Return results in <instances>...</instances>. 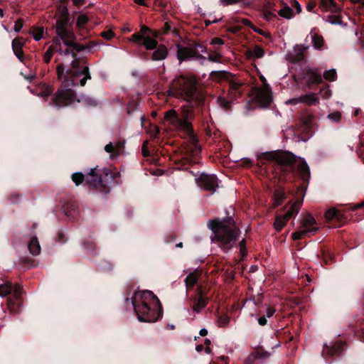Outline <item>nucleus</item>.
<instances>
[{
	"mask_svg": "<svg viewBox=\"0 0 364 364\" xmlns=\"http://www.w3.org/2000/svg\"><path fill=\"white\" fill-rule=\"evenodd\" d=\"M361 113H362L361 109H355V112H354V114H354V116H355V117H357V116H358V115H359L360 114H361Z\"/></svg>",
	"mask_w": 364,
	"mask_h": 364,
	"instance_id": "338daca9",
	"label": "nucleus"
},
{
	"mask_svg": "<svg viewBox=\"0 0 364 364\" xmlns=\"http://www.w3.org/2000/svg\"><path fill=\"white\" fill-rule=\"evenodd\" d=\"M267 156L268 159L275 161L284 172L292 173L297 170L304 181H307L310 177V170L306 162L291 152L277 151L268 153Z\"/></svg>",
	"mask_w": 364,
	"mask_h": 364,
	"instance_id": "39448f33",
	"label": "nucleus"
},
{
	"mask_svg": "<svg viewBox=\"0 0 364 364\" xmlns=\"http://www.w3.org/2000/svg\"><path fill=\"white\" fill-rule=\"evenodd\" d=\"M24 43L22 41L21 38H14L11 43V47L13 49V51L15 54V55L21 60V62L23 61V51L22 50V47L23 46Z\"/></svg>",
	"mask_w": 364,
	"mask_h": 364,
	"instance_id": "aec40b11",
	"label": "nucleus"
},
{
	"mask_svg": "<svg viewBox=\"0 0 364 364\" xmlns=\"http://www.w3.org/2000/svg\"><path fill=\"white\" fill-rule=\"evenodd\" d=\"M218 325L220 327H225L228 325L230 322V318L226 314H220L218 316Z\"/></svg>",
	"mask_w": 364,
	"mask_h": 364,
	"instance_id": "473e14b6",
	"label": "nucleus"
},
{
	"mask_svg": "<svg viewBox=\"0 0 364 364\" xmlns=\"http://www.w3.org/2000/svg\"><path fill=\"white\" fill-rule=\"evenodd\" d=\"M302 200L294 202L284 215L277 216L274 223V227L277 231H280L287 224L288 220L298 214Z\"/></svg>",
	"mask_w": 364,
	"mask_h": 364,
	"instance_id": "9b49d317",
	"label": "nucleus"
},
{
	"mask_svg": "<svg viewBox=\"0 0 364 364\" xmlns=\"http://www.w3.org/2000/svg\"><path fill=\"white\" fill-rule=\"evenodd\" d=\"M264 55V50L258 46H255L251 50L249 51L250 56H255L257 58H262Z\"/></svg>",
	"mask_w": 364,
	"mask_h": 364,
	"instance_id": "2f4dec72",
	"label": "nucleus"
},
{
	"mask_svg": "<svg viewBox=\"0 0 364 364\" xmlns=\"http://www.w3.org/2000/svg\"><path fill=\"white\" fill-rule=\"evenodd\" d=\"M224 43L223 41L220 38H214L211 40V45H223Z\"/></svg>",
	"mask_w": 364,
	"mask_h": 364,
	"instance_id": "3c124183",
	"label": "nucleus"
},
{
	"mask_svg": "<svg viewBox=\"0 0 364 364\" xmlns=\"http://www.w3.org/2000/svg\"><path fill=\"white\" fill-rule=\"evenodd\" d=\"M158 36V31L151 30L146 26H141L139 32L134 33L129 41L142 45L146 50H153L158 45V42L155 40Z\"/></svg>",
	"mask_w": 364,
	"mask_h": 364,
	"instance_id": "0eeeda50",
	"label": "nucleus"
},
{
	"mask_svg": "<svg viewBox=\"0 0 364 364\" xmlns=\"http://www.w3.org/2000/svg\"><path fill=\"white\" fill-rule=\"evenodd\" d=\"M11 286L10 284H1L0 285V296L5 297L11 291Z\"/></svg>",
	"mask_w": 364,
	"mask_h": 364,
	"instance_id": "72a5a7b5",
	"label": "nucleus"
},
{
	"mask_svg": "<svg viewBox=\"0 0 364 364\" xmlns=\"http://www.w3.org/2000/svg\"><path fill=\"white\" fill-rule=\"evenodd\" d=\"M301 104L306 106H314L319 103V97L314 92H308L305 95H300Z\"/></svg>",
	"mask_w": 364,
	"mask_h": 364,
	"instance_id": "6ab92c4d",
	"label": "nucleus"
},
{
	"mask_svg": "<svg viewBox=\"0 0 364 364\" xmlns=\"http://www.w3.org/2000/svg\"><path fill=\"white\" fill-rule=\"evenodd\" d=\"M57 52L65 58L71 59V68L64 73V66L60 64L57 66V73L58 78L62 81L60 87L57 91L54 103L58 107H65L71 105L75 102V93L73 87L77 84L78 78L80 85L84 86L86 81L90 79L89 68L85 65H80V61L76 58V53L80 52L85 49L83 46H67L63 49L61 46H57Z\"/></svg>",
	"mask_w": 364,
	"mask_h": 364,
	"instance_id": "f257e3e1",
	"label": "nucleus"
},
{
	"mask_svg": "<svg viewBox=\"0 0 364 364\" xmlns=\"http://www.w3.org/2000/svg\"><path fill=\"white\" fill-rule=\"evenodd\" d=\"M119 144L117 146H114L112 142H110L105 146V150L108 153L112 154L110 156L113 158L119 155Z\"/></svg>",
	"mask_w": 364,
	"mask_h": 364,
	"instance_id": "7c9ffc66",
	"label": "nucleus"
},
{
	"mask_svg": "<svg viewBox=\"0 0 364 364\" xmlns=\"http://www.w3.org/2000/svg\"><path fill=\"white\" fill-rule=\"evenodd\" d=\"M308 46H304V45H300L294 48V50H299L300 52L304 51V50L307 49Z\"/></svg>",
	"mask_w": 364,
	"mask_h": 364,
	"instance_id": "bf43d9fd",
	"label": "nucleus"
},
{
	"mask_svg": "<svg viewBox=\"0 0 364 364\" xmlns=\"http://www.w3.org/2000/svg\"><path fill=\"white\" fill-rule=\"evenodd\" d=\"M275 313V309L272 307H268L267 309L266 313L264 315L267 318L272 317Z\"/></svg>",
	"mask_w": 364,
	"mask_h": 364,
	"instance_id": "de8ad7c7",
	"label": "nucleus"
},
{
	"mask_svg": "<svg viewBox=\"0 0 364 364\" xmlns=\"http://www.w3.org/2000/svg\"><path fill=\"white\" fill-rule=\"evenodd\" d=\"M240 86H241V83H239V82H231V84H230V87L232 90H237Z\"/></svg>",
	"mask_w": 364,
	"mask_h": 364,
	"instance_id": "4d7b16f0",
	"label": "nucleus"
},
{
	"mask_svg": "<svg viewBox=\"0 0 364 364\" xmlns=\"http://www.w3.org/2000/svg\"><path fill=\"white\" fill-rule=\"evenodd\" d=\"M320 95L323 98H328L331 95V91L328 87H323L320 90Z\"/></svg>",
	"mask_w": 364,
	"mask_h": 364,
	"instance_id": "37998d69",
	"label": "nucleus"
},
{
	"mask_svg": "<svg viewBox=\"0 0 364 364\" xmlns=\"http://www.w3.org/2000/svg\"><path fill=\"white\" fill-rule=\"evenodd\" d=\"M193 109L190 106H183L179 112L171 109L164 114L165 121L173 129L183 132L188 136V142L186 147V153L192 157H196L201 151L200 146L193 133L191 120L194 118Z\"/></svg>",
	"mask_w": 364,
	"mask_h": 364,
	"instance_id": "f03ea898",
	"label": "nucleus"
},
{
	"mask_svg": "<svg viewBox=\"0 0 364 364\" xmlns=\"http://www.w3.org/2000/svg\"><path fill=\"white\" fill-rule=\"evenodd\" d=\"M177 58L180 61L195 59V50L193 46H183L180 44L176 45Z\"/></svg>",
	"mask_w": 364,
	"mask_h": 364,
	"instance_id": "2eb2a0df",
	"label": "nucleus"
},
{
	"mask_svg": "<svg viewBox=\"0 0 364 364\" xmlns=\"http://www.w3.org/2000/svg\"><path fill=\"white\" fill-rule=\"evenodd\" d=\"M285 199V193L282 190H277L274 193L273 207L280 205Z\"/></svg>",
	"mask_w": 364,
	"mask_h": 364,
	"instance_id": "a878e982",
	"label": "nucleus"
},
{
	"mask_svg": "<svg viewBox=\"0 0 364 364\" xmlns=\"http://www.w3.org/2000/svg\"><path fill=\"white\" fill-rule=\"evenodd\" d=\"M218 103L220 104V105L221 107H223L224 109H228L229 107V102L225 100L224 98L223 97H218Z\"/></svg>",
	"mask_w": 364,
	"mask_h": 364,
	"instance_id": "49530a36",
	"label": "nucleus"
},
{
	"mask_svg": "<svg viewBox=\"0 0 364 364\" xmlns=\"http://www.w3.org/2000/svg\"><path fill=\"white\" fill-rule=\"evenodd\" d=\"M102 36H103L105 38H106V39H107V40H109V39L112 38H113V36H114V33H113V32H112V31H105V32H103V33H102Z\"/></svg>",
	"mask_w": 364,
	"mask_h": 364,
	"instance_id": "603ef678",
	"label": "nucleus"
},
{
	"mask_svg": "<svg viewBox=\"0 0 364 364\" xmlns=\"http://www.w3.org/2000/svg\"><path fill=\"white\" fill-rule=\"evenodd\" d=\"M239 247H240V254H241V256L242 258L245 257V256L246 255V243H245V240L244 239H242L240 243H239Z\"/></svg>",
	"mask_w": 364,
	"mask_h": 364,
	"instance_id": "a19ab883",
	"label": "nucleus"
},
{
	"mask_svg": "<svg viewBox=\"0 0 364 364\" xmlns=\"http://www.w3.org/2000/svg\"><path fill=\"white\" fill-rule=\"evenodd\" d=\"M257 321H258V323L260 326H265L267 322V318L265 316H260Z\"/></svg>",
	"mask_w": 364,
	"mask_h": 364,
	"instance_id": "5fc2aeb1",
	"label": "nucleus"
},
{
	"mask_svg": "<svg viewBox=\"0 0 364 364\" xmlns=\"http://www.w3.org/2000/svg\"><path fill=\"white\" fill-rule=\"evenodd\" d=\"M240 0H219L220 4L230 5L238 2Z\"/></svg>",
	"mask_w": 364,
	"mask_h": 364,
	"instance_id": "864d4df0",
	"label": "nucleus"
},
{
	"mask_svg": "<svg viewBox=\"0 0 364 364\" xmlns=\"http://www.w3.org/2000/svg\"><path fill=\"white\" fill-rule=\"evenodd\" d=\"M318 9L321 12H328L323 20L331 25L341 24V9L335 0H320Z\"/></svg>",
	"mask_w": 364,
	"mask_h": 364,
	"instance_id": "6e6552de",
	"label": "nucleus"
},
{
	"mask_svg": "<svg viewBox=\"0 0 364 364\" xmlns=\"http://www.w3.org/2000/svg\"><path fill=\"white\" fill-rule=\"evenodd\" d=\"M28 248L30 253L34 256L38 255L41 253V248L36 236L32 237L28 241Z\"/></svg>",
	"mask_w": 364,
	"mask_h": 364,
	"instance_id": "5701e85b",
	"label": "nucleus"
},
{
	"mask_svg": "<svg viewBox=\"0 0 364 364\" xmlns=\"http://www.w3.org/2000/svg\"><path fill=\"white\" fill-rule=\"evenodd\" d=\"M34 75H29L28 76H25V78L28 80L29 81H31L33 78H34Z\"/></svg>",
	"mask_w": 364,
	"mask_h": 364,
	"instance_id": "774afa93",
	"label": "nucleus"
},
{
	"mask_svg": "<svg viewBox=\"0 0 364 364\" xmlns=\"http://www.w3.org/2000/svg\"><path fill=\"white\" fill-rule=\"evenodd\" d=\"M29 33L33 36L36 41L46 38L47 31H45V28L43 26H32L30 29Z\"/></svg>",
	"mask_w": 364,
	"mask_h": 364,
	"instance_id": "4be33fe9",
	"label": "nucleus"
},
{
	"mask_svg": "<svg viewBox=\"0 0 364 364\" xmlns=\"http://www.w3.org/2000/svg\"><path fill=\"white\" fill-rule=\"evenodd\" d=\"M251 96L252 100L257 102L260 107H268L272 100L271 89L267 83L253 88Z\"/></svg>",
	"mask_w": 364,
	"mask_h": 364,
	"instance_id": "9d476101",
	"label": "nucleus"
},
{
	"mask_svg": "<svg viewBox=\"0 0 364 364\" xmlns=\"http://www.w3.org/2000/svg\"><path fill=\"white\" fill-rule=\"evenodd\" d=\"M72 180L75 183V185L78 186L81 183H82V181L84 180V174H82L80 172L74 173L72 175Z\"/></svg>",
	"mask_w": 364,
	"mask_h": 364,
	"instance_id": "f704fd0d",
	"label": "nucleus"
},
{
	"mask_svg": "<svg viewBox=\"0 0 364 364\" xmlns=\"http://www.w3.org/2000/svg\"><path fill=\"white\" fill-rule=\"evenodd\" d=\"M14 294L16 299H18L21 295V289L20 285H16L14 289Z\"/></svg>",
	"mask_w": 364,
	"mask_h": 364,
	"instance_id": "8fccbe9b",
	"label": "nucleus"
},
{
	"mask_svg": "<svg viewBox=\"0 0 364 364\" xmlns=\"http://www.w3.org/2000/svg\"><path fill=\"white\" fill-rule=\"evenodd\" d=\"M208 226L213 231L212 241L224 252H228L233 247L240 234L231 217L210 220Z\"/></svg>",
	"mask_w": 364,
	"mask_h": 364,
	"instance_id": "7ed1b4c3",
	"label": "nucleus"
},
{
	"mask_svg": "<svg viewBox=\"0 0 364 364\" xmlns=\"http://www.w3.org/2000/svg\"><path fill=\"white\" fill-rule=\"evenodd\" d=\"M23 19L18 18L16 21V23H15V26H14V31H15V32H16V33L20 32L21 30L23 28Z\"/></svg>",
	"mask_w": 364,
	"mask_h": 364,
	"instance_id": "c03bdc74",
	"label": "nucleus"
},
{
	"mask_svg": "<svg viewBox=\"0 0 364 364\" xmlns=\"http://www.w3.org/2000/svg\"><path fill=\"white\" fill-rule=\"evenodd\" d=\"M318 229L316 219L311 214L308 213L302 220L297 231L291 234V238L294 240H298L306 237H311L315 235Z\"/></svg>",
	"mask_w": 364,
	"mask_h": 364,
	"instance_id": "1a4fd4ad",
	"label": "nucleus"
},
{
	"mask_svg": "<svg viewBox=\"0 0 364 364\" xmlns=\"http://www.w3.org/2000/svg\"><path fill=\"white\" fill-rule=\"evenodd\" d=\"M278 14L287 19H291L294 17V13L292 9L289 6H284L278 11Z\"/></svg>",
	"mask_w": 364,
	"mask_h": 364,
	"instance_id": "bb28decb",
	"label": "nucleus"
},
{
	"mask_svg": "<svg viewBox=\"0 0 364 364\" xmlns=\"http://www.w3.org/2000/svg\"><path fill=\"white\" fill-rule=\"evenodd\" d=\"M146 0H134V1L140 5H146Z\"/></svg>",
	"mask_w": 364,
	"mask_h": 364,
	"instance_id": "69168bd1",
	"label": "nucleus"
},
{
	"mask_svg": "<svg viewBox=\"0 0 364 364\" xmlns=\"http://www.w3.org/2000/svg\"><path fill=\"white\" fill-rule=\"evenodd\" d=\"M198 281V276L196 273L191 272L188 274L185 279L186 286L187 288L192 287Z\"/></svg>",
	"mask_w": 364,
	"mask_h": 364,
	"instance_id": "cd10ccee",
	"label": "nucleus"
},
{
	"mask_svg": "<svg viewBox=\"0 0 364 364\" xmlns=\"http://www.w3.org/2000/svg\"><path fill=\"white\" fill-rule=\"evenodd\" d=\"M307 83L310 87L313 84H318L322 81L321 73L315 68H310L307 71Z\"/></svg>",
	"mask_w": 364,
	"mask_h": 364,
	"instance_id": "a211bd4d",
	"label": "nucleus"
},
{
	"mask_svg": "<svg viewBox=\"0 0 364 364\" xmlns=\"http://www.w3.org/2000/svg\"><path fill=\"white\" fill-rule=\"evenodd\" d=\"M56 35L57 36L53 39V44L56 46L61 45L60 41L66 46H78L75 43V36L70 28L61 29L58 28L56 31Z\"/></svg>",
	"mask_w": 364,
	"mask_h": 364,
	"instance_id": "f8f14e48",
	"label": "nucleus"
},
{
	"mask_svg": "<svg viewBox=\"0 0 364 364\" xmlns=\"http://www.w3.org/2000/svg\"><path fill=\"white\" fill-rule=\"evenodd\" d=\"M314 7H315V4L314 3H309L307 4V6H306V9L309 11H312Z\"/></svg>",
	"mask_w": 364,
	"mask_h": 364,
	"instance_id": "052dcab7",
	"label": "nucleus"
},
{
	"mask_svg": "<svg viewBox=\"0 0 364 364\" xmlns=\"http://www.w3.org/2000/svg\"><path fill=\"white\" fill-rule=\"evenodd\" d=\"M69 14L65 6H60L58 10V18L56 20L55 29L58 28L67 29L69 28Z\"/></svg>",
	"mask_w": 364,
	"mask_h": 364,
	"instance_id": "4468645a",
	"label": "nucleus"
},
{
	"mask_svg": "<svg viewBox=\"0 0 364 364\" xmlns=\"http://www.w3.org/2000/svg\"><path fill=\"white\" fill-rule=\"evenodd\" d=\"M208 304V298L203 294L200 289L198 291V297L194 299V304L193 306V311L200 313Z\"/></svg>",
	"mask_w": 364,
	"mask_h": 364,
	"instance_id": "f3484780",
	"label": "nucleus"
},
{
	"mask_svg": "<svg viewBox=\"0 0 364 364\" xmlns=\"http://www.w3.org/2000/svg\"><path fill=\"white\" fill-rule=\"evenodd\" d=\"M311 38L313 41L314 47L316 49H320L323 46V38L321 36L311 34Z\"/></svg>",
	"mask_w": 364,
	"mask_h": 364,
	"instance_id": "c85d7f7f",
	"label": "nucleus"
},
{
	"mask_svg": "<svg viewBox=\"0 0 364 364\" xmlns=\"http://www.w3.org/2000/svg\"><path fill=\"white\" fill-rule=\"evenodd\" d=\"M294 3H295V9L296 10V12L299 14L301 11V7L297 1H295Z\"/></svg>",
	"mask_w": 364,
	"mask_h": 364,
	"instance_id": "680f3d73",
	"label": "nucleus"
},
{
	"mask_svg": "<svg viewBox=\"0 0 364 364\" xmlns=\"http://www.w3.org/2000/svg\"><path fill=\"white\" fill-rule=\"evenodd\" d=\"M220 58H221V55L218 53H216L215 55H210L208 56V60L212 62H219Z\"/></svg>",
	"mask_w": 364,
	"mask_h": 364,
	"instance_id": "09e8293b",
	"label": "nucleus"
},
{
	"mask_svg": "<svg viewBox=\"0 0 364 364\" xmlns=\"http://www.w3.org/2000/svg\"><path fill=\"white\" fill-rule=\"evenodd\" d=\"M328 118L333 122H338L341 120V115L338 112L329 114Z\"/></svg>",
	"mask_w": 364,
	"mask_h": 364,
	"instance_id": "a18cd8bd",
	"label": "nucleus"
},
{
	"mask_svg": "<svg viewBox=\"0 0 364 364\" xmlns=\"http://www.w3.org/2000/svg\"><path fill=\"white\" fill-rule=\"evenodd\" d=\"M197 183L201 189L215 192L218 187V178L214 174L203 173L197 179Z\"/></svg>",
	"mask_w": 364,
	"mask_h": 364,
	"instance_id": "ddd939ff",
	"label": "nucleus"
},
{
	"mask_svg": "<svg viewBox=\"0 0 364 364\" xmlns=\"http://www.w3.org/2000/svg\"><path fill=\"white\" fill-rule=\"evenodd\" d=\"M196 350L197 352L200 353L203 350V345H197L196 347Z\"/></svg>",
	"mask_w": 364,
	"mask_h": 364,
	"instance_id": "0e129e2a",
	"label": "nucleus"
},
{
	"mask_svg": "<svg viewBox=\"0 0 364 364\" xmlns=\"http://www.w3.org/2000/svg\"><path fill=\"white\" fill-rule=\"evenodd\" d=\"M341 350V344L340 341H337L334 343H331L329 346L325 345L322 352V355L325 359L328 356L331 357L334 355L339 356Z\"/></svg>",
	"mask_w": 364,
	"mask_h": 364,
	"instance_id": "dca6fc26",
	"label": "nucleus"
},
{
	"mask_svg": "<svg viewBox=\"0 0 364 364\" xmlns=\"http://www.w3.org/2000/svg\"><path fill=\"white\" fill-rule=\"evenodd\" d=\"M88 21V18L85 15H80L77 19V25L78 26H84Z\"/></svg>",
	"mask_w": 364,
	"mask_h": 364,
	"instance_id": "79ce46f5",
	"label": "nucleus"
},
{
	"mask_svg": "<svg viewBox=\"0 0 364 364\" xmlns=\"http://www.w3.org/2000/svg\"><path fill=\"white\" fill-rule=\"evenodd\" d=\"M156 48L152 54L151 59L154 61L164 60L168 55L166 47L164 45H157Z\"/></svg>",
	"mask_w": 364,
	"mask_h": 364,
	"instance_id": "412c9836",
	"label": "nucleus"
},
{
	"mask_svg": "<svg viewBox=\"0 0 364 364\" xmlns=\"http://www.w3.org/2000/svg\"><path fill=\"white\" fill-rule=\"evenodd\" d=\"M347 208H348V205L343 204V213ZM349 208H350L352 210H356L360 208H364V201L357 203V204L354 205L353 206L349 205Z\"/></svg>",
	"mask_w": 364,
	"mask_h": 364,
	"instance_id": "ea45409f",
	"label": "nucleus"
},
{
	"mask_svg": "<svg viewBox=\"0 0 364 364\" xmlns=\"http://www.w3.org/2000/svg\"><path fill=\"white\" fill-rule=\"evenodd\" d=\"M96 168H92L89 176L87 178V183L90 186H98L102 184V179L101 176H98L95 172Z\"/></svg>",
	"mask_w": 364,
	"mask_h": 364,
	"instance_id": "b1692460",
	"label": "nucleus"
},
{
	"mask_svg": "<svg viewBox=\"0 0 364 364\" xmlns=\"http://www.w3.org/2000/svg\"><path fill=\"white\" fill-rule=\"evenodd\" d=\"M193 48L195 50V57L196 58H198L200 53H203L206 52L205 47L200 45V44H196L194 46H192Z\"/></svg>",
	"mask_w": 364,
	"mask_h": 364,
	"instance_id": "e433bc0d",
	"label": "nucleus"
},
{
	"mask_svg": "<svg viewBox=\"0 0 364 364\" xmlns=\"http://www.w3.org/2000/svg\"><path fill=\"white\" fill-rule=\"evenodd\" d=\"M323 77L329 81H333L336 78V72L334 69H331L324 72Z\"/></svg>",
	"mask_w": 364,
	"mask_h": 364,
	"instance_id": "c9c22d12",
	"label": "nucleus"
},
{
	"mask_svg": "<svg viewBox=\"0 0 364 364\" xmlns=\"http://www.w3.org/2000/svg\"><path fill=\"white\" fill-rule=\"evenodd\" d=\"M196 80L191 76L176 77L171 85L169 95L184 100L192 99L196 93Z\"/></svg>",
	"mask_w": 364,
	"mask_h": 364,
	"instance_id": "423d86ee",
	"label": "nucleus"
},
{
	"mask_svg": "<svg viewBox=\"0 0 364 364\" xmlns=\"http://www.w3.org/2000/svg\"><path fill=\"white\" fill-rule=\"evenodd\" d=\"M262 17L265 20L269 21L274 20V18H277V15L272 12L271 11L264 10L262 11Z\"/></svg>",
	"mask_w": 364,
	"mask_h": 364,
	"instance_id": "4c0bfd02",
	"label": "nucleus"
},
{
	"mask_svg": "<svg viewBox=\"0 0 364 364\" xmlns=\"http://www.w3.org/2000/svg\"><path fill=\"white\" fill-rule=\"evenodd\" d=\"M208 334V330L206 328H202L200 331V335L201 336H205Z\"/></svg>",
	"mask_w": 364,
	"mask_h": 364,
	"instance_id": "e2e57ef3",
	"label": "nucleus"
},
{
	"mask_svg": "<svg viewBox=\"0 0 364 364\" xmlns=\"http://www.w3.org/2000/svg\"><path fill=\"white\" fill-rule=\"evenodd\" d=\"M132 304L139 321L155 322L161 317L160 301L151 291L136 292Z\"/></svg>",
	"mask_w": 364,
	"mask_h": 364,
	"instance_id": "20e7f679",
	"label": "nucleus"
},
{
	"mask_svg": "<svg viewBox=\"0 0 364 364\" xmlns=\"http://www.w3.org/2000/svg\"><path fill=\"white\" fill-rule=\"evenodd\" d=\"M57 52V48L55 44L50 46L46 52L43 54V60L45 63H48L50 61L51 58L53 55V53Z\"/></svg>",
	"mask_w": 364,
	"mask_h": 364,
	"instance_id": "c756f323",
	"label": "nucleus"
},
{
	"mask_svg": "<svg viewBox=\"0 0 364 364\" xmlns=\"http://www.w3.org/2000/svg\"><path fill=\"white\" fill-rule=\"evenodd\" d=\"M146 141H145L143 144V146H142V154H143L144 156H148L149 155V151L146 149Z\"/></svg>",
	"mask_w": 364,
	"mask_h": 364,
	"instance_id": "13d9d810",
	"label": "nucleus"
},
{
	"mask_svg": "<svg viewBox=\"0 0 364 364\" xmlns=\"http://www.w3.org/2000/svg\"><path fill=\"white\" fill-rule=\"evenodd\" d=\"M341 215L340 210L336 207L329 208L325 213V218L328 222L339 221Z\"/></svg>",
	"mask_w": 364,
	"mask_h": 364,
	"instance_id": "393cba45",
	"label": "nucleus"
},
{
	"mask_svg": "<svg viewBox=\"0 0 364 364\" xmlns=\"http://www.w3.org/2000/svg\"><path fill=\"white\" fill-rule=\"evenodd\" d=\"M50 93H51V90L50 88L47 87L46 89V90H44L43 92H41L38 95V96H41V97H46V96H48Z\"/></svg>",
	"mask_w": 364,
	"mask_h": 364,
	"instance_id": "6e6d98bb",
	"label": "nucleus"
},
{
	"mask_svg": "<svg viewBox=\"0 0 364 364\" xmlns=\"http://www.w3.org/2000/svg\"><path fill=\"white\" fill-rule=\"evenodd\" d=\"M285 105H297L299 104H301L300 97H295L290 98L284 102Z\"/></svg>",
	"mask_w": 364,
	"mask_h": 364,
	"instance_id": "58836bf2",
	"label": "nucleus"
}]
</instances>
